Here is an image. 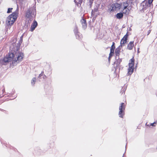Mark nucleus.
<instances>
[{
  "mask_svg": "<svg viewBox=\"0 0 157 157\" xmlns=\"http://www.w3.org/2000/svg\"><path fill=\"white\" fill-rule=\"evenodd\" d=\"M23 40V35L20 38L19 42L14 47L13 52H10L6 57L0 60V65H6L7 63L12 61L13 65H16L22 61L24 53L20 51V47Z\"/></svg>",
  "mask_w": 157,
  "mask_h": 157,
  "instance_id": "obj_1",
  "label": "nucleus"
},
{
  "mask_svg": "<svg viewBox=\"0 0 157 157\" xmlns=\"http://www.w3.org/2000/svg\"><path fill=\"white\" fill-rule=\"evenodd\" d=\"M18 16V12L16 11L13 12L10 14L7 18L6 23L8 26L12 25L16 21Z\"/></svg>",
  "mask_w": 157,
  "mask_h": 157,
  "instance_id": "obj_2",
  "label": "nucleus"
},
{
  "mask_svg": "<svg viewBox=\"0 0 157 157\" xmlns=\"http://www.w3.org/2000/svg\"><path fill=\"white\" fill-rule=\"evenodd\" d=\"M36 14V9L34 8H30L27 10L25 17L27 18L31 19L33 16H35Z\"/></svg>",
  "mask_w": 157,
  "mask_h": 157,
  "instance_id": "obj_3",
  "label": "nucleus"
},
{
  "mask_svg": "<svg viewBox=\"0 0 157 157\" xmlns=\"http://www.w3.org/2000/svg\"><path fill=\"white\" fill-rule=\"evenodd\" d=\"M125 105L124 103H121L119 108V117L123 118L124 115V111L125 110Z\"/></svg>",
  "mask_w": 157,
  "mask_h": 157,
  "instance_id": "obj_4",
  "label": "nucleus"
},
{
  "mask_svg": "<svg viewBox=\"0 0 157 157\" xmlns=\"http://www.w3.org/2000/svg\"><path fill=\"white\" fill-rule=\"evenodd\" d=\"M116 61L114 62V63L116 65L115 67V70H117V69L119 68V70H120L121 66L120 65L122 61V59H120L119 57H115Z\"/></svg>",
  "mask_w": 157,
  "mask_h": 157,
  "instance_id": "obj_5",
  "label": "nucleus"
},
{
  "mask_svg": "<svg viewBox=\"0 0 157 157\" xmlns=\"http://www.w3.org/2000/svg\"><path fill=\"white\" fill-rule=\"evenodd\" d=\"M122 4L121 3L120 4L117 2H115L111 5L112 9L111 10H116L117 9H120L121 8Z\"/></svg>",
  "mask_w": 157,
  "mask_h": 157,
  "instance_id": "obj_6",
  "label": "nucleus"
},
{
  "mask_svg": "<svg viewBox=\"0 0 157 157\" xmlns=\"http://www.w3.org/2000/svg\"><path fill=\"white\" fill-rule=\"evenodd\" d=\"M37 25L38 24L37 21L35 20L34 21L31 25L30 31L31 32H33L36 27Z\"/></svg>",
  "mask_w": 157,
  "mask_h": 157,
  "instance_id": "obj_7",
  "label": "nucleus"
},
{
  "mask_svg": "<svg viewBox=\"0 0 157 157\" xmlns=\"http://www.w3.org/2000/svg\"><path fill=\"white\" fill-rule=\"evenodd\" d=\"M134 67L131 66H129L128 69V71L127 74V75H131L133 72Z\"/></svg>",
  "mask_w": 157,
  "mask_h": 157,
  "instance_id": "obj_8",
  "label": "nucleus"
},
{
  "mask_svg": "<svg viewBox=\"0 0 157 157\" xmlns=\"http://www.w3.org/2000/svg\"><path fill=\"white\" fill-rule=\"evenodd\" d=\"M115 44L114 42H113L110 49V52L109 53L110 56H113L114 54V50L115 48Z\"/></svg>",
  "mask_w": 157,
  "mask_h": 157,
  "instance_id": "obj_9",
  "label": "nucleus"
},
{
  "mask_svg": "<svg viewBox=\"0 0 157 157\" xmlns=\"http://www.w3.org/2000/svg\"><path fill=\"white\" fill-rule=\"evenodd\" d=\"M134 45V41H130L128 44L127 48L129 50H132Z\"/></svg>",
  "mask_w": 157,
  "mask_h": 157,
  "instance_id": "obj_10",
  "label": "nucleus"
},
{
  "mask_svg": "<svg viewBox=\"0 0 157 157\" xmlns=\"http://www.w3.org/2000/svg\"><path fill=\"white\" fill-rule=\"evenodd\" d=\"M123 13H122L120 12L116 14V17L117 18L120 19L123 18Z\"/></svg>",
  "mask_w": 157,
  "mask_h": 157,
  "instance_id": "obj_11",
  "label": "nucleus"
},
{
  "mask_svg": "<svg viewBox=\"0 0 157 157\" xmlns=\"http://www.w3.org/2000/svg\"><path fill=\"white\" fill-rule=\"evenodd\" d=\"M135 59L134 57L132 58L129 61V66H131L134 67V65Z\"/></svg>",
  "mask_w": 157,
  "mask_h": 157,
  "instance_id": "obj_12",
  "label": "nucleus"
},
{
  "mask_svg": "<svg viewBox=\"0 0 157 157\" xmlns=\"http://www.w3.org/2000/svg\"><path fill=\"white\" fill-rule=\"evenodd\" d=\"M75 35L76 39L79 40L82 39V34L80 33L75 34Z\"/></svg>",
  "mask_w": 157,
  "mask_h": 157,
  "instance_id": "obj_13",
  "label": "nucleus"
},
{
  "mask_svg": "<svg viewBox=\"0 0 157 157\" xmlns=\"http://www.w3.org/2000/svg\"><path fill=\"white\" fill-rule=\"evenodd\" d=\"M129 10L128 8H124L123 10L122 13L126 14H129Z\"/></svg>",
  "mask_w": 157,
  "mask_h": 157,
  "instance_id": "obj_14",
  "label": "nucleus"
},
{
  "mask_svg": "<svg viewBox=\"0 0 157 157\" xmlns=\"http://www.w3.org/2000/svg\"><path fill=\"white\" fill-rule=\"evenodd\" d=\"M120 52V51L116 49L115 50V57H119Z\"/></svg>",
  "mask_w": 157,
  "mask_h": 157,
  "instance_id": "obj_15",
  "label": "nucleus"
},
{
  "mask_svg": "<svg viewBox=\"0 0 157 157\" xmlns=\"http://www.w3.org/2000/svg\"><path fill=\"white\" fill-rule=\"evenodd\" d=\"M122 4H123L124 6V8H128L127 7L128 6V1H126L124 2H123Z\"/></svg>",
  "mask_w": 157,
  "mask_h": 157,
  "instance_id": "obj_16",
  "label": "nucleus"
},
{
  "mask_svg": "<svg viewBox=\"0 0 157 157\" xmlns=\"http://www.w3.org/2000/svg\"><path fill=\"white\" fill-rule=\"evenodd\" d=\"M127 40L125 39H123V38H122L121 40L120 44L121 45H123V44L126 43L127 42Z\"/></svg>",
  "mask_w": 157,
  "mask_h": 157,
  "instance_id": "obj_17",
  "label": "nucleus"
},
{
  "mask_svg": "<svg viewBox=\"0 0 157 157\" xmlns=\"http://www.w3.org/2000/svg\"><path fill=\"white\" fill-rule=\"evenodd\" d=\"M82 0H74V1L75 4L78 5V4H81Z\"/></svg>",
  "mask_w": 157,
  "mask_h": 157,
  "instance_id": "obj_18",
  "label": "nucleus"
},
{
  "mask_svg": "<svg viewBox=\"0 0 157 157\" xmlns=\"http://www.w3.org/2000/svg\"><path fill=\"white\" fill-rule=\"evenodd\" d=\"M74 31L75 34L79 33L78 32L77 26L76 25H75V27L74 30Z\"/></svg>",
  "mask_w": 157,
  "mask_h": 157,
  "instance_id": "obj_19",
  "label": "nucleus"
},
{
  "mask_svg": "<svg viewBox=\"0 0 157 157\" xmlns=\"http://www.w3.org/2000/svg\"><path fill=\"white\" fill-rule=\"evenodd\" d=\"M80 22H81V24H84V23H86V19L83 17L81 20Z\"/></svg>",
  "mask_w": 157,
  "mask_h": 157,
  "instance_id": "obj_20",
  "label": "nucleus"
},
{
  "mask_svg": "<svg viewBox=\"0 0 157 157\" xmlns=\"http://www.w3.org/2000/svg\"><path fill=\"white\" fill-rule=\"evenodd\" d=\"M153 0H148V2H147L146 3H147V5L148 6V4L149 5V6H150L152 4V2Z\"/></svg>",
  "mask_w": 157,
  "mask_h": 157,
  "instance_id": "obj_21",
  "label": "nucleus"
},
{
  "mask_svg": "<svg viewBox=\"0 0 157 157\" xmlns=\"http://www.w3.org/2000/svg\"><path fill=\"white\" fill-rule=\"evenodd\" d=\"M36 78H33L31 80V84L32 85H34L35 84V82L36 81Z\"/></svg>",
  "mask_w": 157,
  "mask_h": 157,
  "instance_id": "obj_22",
  "label": "nucleus"
},
{
  "mask_svg": "<svg viewBox=\"0 0 157 157\" xmlns=\"http://www.w3.org/2000/svg\"><path fill=\"white\" fill-rule=\"evenodd\" d=\"M148 6L147 5V3H145V5H143V8L142 9V10L144 11L146 10V6Z\"/></svg>",
  "mask_w": 157,
  "mask_h": 157,
  "instance_id": "obj_23",
  "label": "nucleus"
},
{
  "mask_svg": "<svg viewBox=\"0 0 157 157\" xmlns=\"http://www.w3.org/2000/svg\"><path fill=\"white\" fill-rule=\"evenodd\" d=\"M82 28L84 29H85L87 27V23H84L82 24Z\"/></svg>",
  "mask_w": 157,
  "mask_h": 157,
  "instance_id": "obj_24",
  "label": "nucleus"
},
{
  "mask_svg": "<svg viewBox=\"0 0 157 157\" xmlns=\"http://www.w3.org/2000/svg\"><path fill=\"white\" fill-rule=\"evenodd\" d=\"M128 32L126 33V34L123 37V39H125L127 40H128Z\"/></svg>",
  "mask_w": 157,
  "mask_h": 157,
  "instance_id": "obj_25",
  "label": "nucleus"
},
{
  "mask_svg": "<svg viewBox=\"0 0 157 157\" xmlns=\"http://www.w3.org/2000/svg\"><path fill=\"white\" fill-rule=\"evenodd\" d=\"M13 9L12 8H8L7 13H10L12 12V10Z\"/></svg>",
  "mask_w": 157,
  "mask_h": 157,
  "instance_id": "obj_26",
  "label": "nucleus"
},
{
  "mask_svg": "<svg viewBox=\"0 0 157 157\" xmlns=\"http://www.w3.org/2000/svg\"><path fill=\"white\" fill-rule=\"evenodd\" d=\"M93 1H92V0H89V4L90 6V8H91L92 6Z\"/></svg>",
  "mask_w": 157,
  "mask_h": 157,
  "instance_id": "obj_27",
  "label": "nucleus"
},
{
  "mask_svg": "<svg viewBox=\"0 0 157 157\" xmlns=\"http://www.w3.org/2000/svg\"><path fill=\"white\" fill-rule=\"evenodd\" d=\"M122 46L123 45H121L120 44V45L116 49L121 51V48Z\"/></svg>",
  "mask_w": 157,
  "mask_h": 157,
  "instance_id": "obj_28",
  "label": "nucleus"
},
{
  "mask_svg": "<svg viewBox=\"0 0 157 157\" xmlns=\"http://www.w3.org/2000/svg\"><path fill=\"white\" fill-rule=\"evenodd\" d=\"M44 75V74H43L42 73H40V74H39L38 76V78H41L43 77V76Z\"/></svg>",
  "mask_w": 157,
  "mask_h": 157,
  "instance_id": "obj_29",
  "label": "nucleus"
},
{
  "mask_svg": "<svg viewBox=\"0 0 157 157\" xmlns=\"http://www.w3.org/2000/svg\"><path fill=\"white\" fill-rule=\"evenodd\" d=\"M126 90V88L125 90V88L124 89L122 88L121 90V93L122 94L123 92H124Z\"/></svg>",
  "mask_w": 157,
  "mask_h": 157,
  "instance_id": "obj_30",
  "label": "nucleus"
},
{
  "mask_svg": "<svg viewBox=\"0 0 157 157\" xmlns=\"http://www.w3.org/2000/svg\"><path fill=\"white\" fill-rule=\"evenodd\" d=\"M93 10L94 12H97L98 11V9L97 7H96L94 8V10Z\"/></svg>",
  "mask_w": 157,
  "mask_h": 157,
  "instance_id": "obj_31",
  "label": "nucleus"
},
{
  "mask_svg": "<svg viewBox=\"0 0 157 157\" xmlns=\"http://www.w3.org/2000/svg\"><path fill=\"white\" fill-rule=\"evenodd\" d=\"M156 122H154V123H151V125L152 126H155V125H154V124H156Z\"/></svg>",
  "mask_w": 157,
  "mask_h": 157,
  "instance_id": "obj_32",
  "label": "nucleus"
},
{
  "mask_svg": "<svg viewBox=\"0 0 157 157\" xmlns=\"http://www.w3.org/2000/svg\"><path fill=\"white\" fill-rule=\"evenodd\" d=\"M95 12H94L93 10H92L91 12L92 15L94 16V15Z\"/></svg>",
  "mask_w": 157,
  "mask_h": 157,
  "instance_id": "obj_33",
  "label": "nucleus"
},
{
  "mask_svg": "<svg viewBox=\"0 0 157 157\" xmlns=\"http://www.w3.org/2000/svg\"><path fill=\"white\" fill-rule=\"evenodd\" d=\"M113 56H110V54H109V58H108V60L109 61H110V59L111 58V57Z\"/></svg>",
  "mask_w": 157,
  "mask_h": 157,
  "instance_id": "obj_34",
  "label": "nucleus"
},
{
  "mask_svg": "<svg viewBox=\"0 0 157 157\" xmlns=\"http://www.w3.org/2000/svg\"><path fill=\"white\" fill-rule=\"evenodd\" d=\"M46 77H46V75L44 74L42 78H43L44 79L46 78Z\"/></svg>",
  "mask_w": 157,
  "mask_h": 157,
  "instance_id": "obj_35",
  "label": "nucleus"
},
{
  "mask_svg": "<svg viewBox=\"0 0 157 157\" xmlns=\"http://www.w3.org/2000/svg\"><path fill=\"white\" fill-rule=\"evenodd\" d=\"M150 32H151V30H148L147 32V35H148L150 33Z\"/></svg>",
  "mask_w": 157,
  "mask_h": 157,
  "instance_id": "obj_36",
  "label": "nucleus"
},
{
  "mask_svg": "<svg viewBox=\"0 0 157 157\" xmlns=\"http://www.w3.org/2000/svg\"><path fill=\"white\" fill-rule=\"evenodd\" d=\"M139 48H138V50H137V53H140V51H139Z\"/></svg>",
  "mask_w": 157,
  "mask_h": 157,
  "instance_id": "obj_37",
  "label": "nucleus"
},
{
  "mask_svg": "<svg viewBox=\"0 0 157 157\" xmlns=\"http://www.w3.org/2000/svg\"><path fill=\"white\" fill-rule=\"evenodd\" d=\"M2 92L3 93H4V92H5V89L4 88L2 90Z\"/></svg>",
  "mask_w": 157,
  "mask_h": 157,
  "instance_id": "obj_38",
  "label": "nucleus"
},
{
  "mask_svg": "<svg viewBox=\"0 0 157 157\" xmlns=\"http://www.w3.org/2000/svg\"><path fill=\"white\" fill-rule=\"evenodd\" d=\"M44 71H42L41 72V73H42L43 74H44Z\"/></svg>",
  "mask_w": 157,
  "mask_h": 157,
  "instance_id": "obj_39",
  "label": "nucleus"
},
{
  "mask_svg": "<svg viewBox=\"0 0 157 157\" xmlns=\"http://www.w3.org/2000/svg\"><path fill=\"white\" fill-rule=\"evenodd\" d=\"M94 0H92V1H94Z\"/></svg>",
  "mask_w": 157,
  "mask_h": 157,
  "instance_id": "obj_40",
  "label": "nucleus"
},
{
  "mask_svg": "<svg viewBox=\"0 0 157 157\" xmlns=\"http://www.w3.org/2000/svg\"><path fill=\"white\" fill-rule=\"evenodd\" d=\"M122 157H123V156Z\"/></svg>",
  "mask_w": 157,
  "mask_h": 157,
  "instance_id": "obj_41",
  "label": "nucleus"
}]
</instances>
